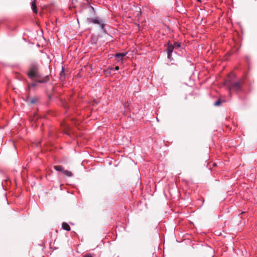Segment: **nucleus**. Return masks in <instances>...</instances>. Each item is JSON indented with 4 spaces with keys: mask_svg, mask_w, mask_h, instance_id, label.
<instances>
[{
    "mask_svg": "<svg viewBox=\"0 0 257 257\" xmlns=\"http://www.w3.org/2000/svg\"><path fill=\"white\" fill-rule=\"evenodd\" d=\"M198 2H201V0H197Z\"/></svg>",
    "mask_w": 257,
    "mask_h": 257,
    "instance_id": "obj_17",
    "label": "nucleus"
},
{
    "mask_svg": "<svg viewBox=\"0 0 257 257\" xmlns=\"http://www.w3.org/2000/svg\"><path fill=\"white\" fill-rule=\"evenodd\" d=\"M36 1L34 0L32 3V9L34 13H37Z\"/></svg>",
    "mask_w": 257,
    "mask_h": 257,
    "instance_id": "obj_8",
    "label": "nucleus"
},
{
    "mask_svg": "<svg viewBox=\"0 0 257 257\" xmlns=\"http://www.w3.org/2000/svg\"><path fill=\"white\" fill-rule=\"evenodd\" d=\"M126 55V53H116L115 54V57L116 58L117 61H120L122 59L123 57H124Z\"/></svg>",
    "mask_w": 257,
    "mask_h": 257,
    "instance_id": "obj_7",
    "label": "nucleus"
},
{
    "mask_svg": "<svg viewBox=\"0 0 257 257\" xmlns=\"http://www.w3.org/2000/svg\"><path fill=\"white\" fill-rule=\"evenodd\" d=\"M38 100V99L36 97H31L30 96V93H28V95L27 97L26 101L29 104H33L36 103Z\"/></svg>",
    "mask_w": 257,
    "mask_h": 257,
    "instance_id": "obj_4",
    "label": "nucleus"
},
{
    "mask_svg": "<svg viewBox=\"0 0 257 257\" xmlns=\"http://www.w3.org/2000/svg\"><path fill=\"white\" fill-rule=\"evenodd\" d=\"M87 21L89 23L95 24H99L100 25L101 29H103L104 28V21L103 20H99L97 19H93V18H88Z\"/></svg>",
    "mask_w": 257,
    "mask_h": 257,
    "instance_id": "obj_3",
    "label": "nucleus"
},
{
    "mask_svg": "<svg viewBox=\"0 0 257 257\" xmlns=\"http://www.w3.org/2000/svg\"><path fill=\"white\" fill-rule=\"evenodd\" d=\"M172 46L173 47L174 49H177L180 47V44L178 42H174L173 44H172Z\"/></svg>",
    "mask_w": 257,
    "mask_h": 257,
    "instance_id": "obj_11",
    "label": "nucleus"
},
{
    "mask_svg": "<svg viewBox=\"0 0 257 257\" xmlns=\"http://www.w3.org/2000/svg\"><path fill=\"white\" fill-rule=\"evenodd\" d=\"M65 175H66V176H68V177H71L72 176V173L70 171H69L68 170H64L63 172Z\"/></svg>",
    "mask_w": 257,
    "mask_h": 257,
    "instance_id": "obj_12",
    "label": "nucleus"
},
{
    "mask_svg": "<svg viewBox=\"0 0 257 257\" xmlns=\"http://www.w3.org/2000/svg\"><path fill=\"white\" fill-rule=\"evenodd\" d=\"M60 79L63 81L65 79V77H64V68H62V70L61 71V72H60Z\"/></svg>",
    "mask_w": 257,
    "mask_h": 257,
    "instance_id": "obj_13",
    "label": "nucleus"
},
{
    "mask_svg": "<svg viewBox=\"0 0 257 257\" xmlns=\"http://www.w3.org/2000/svg\"><path fill=\"white\" fill-rule=\"evenodd\" d=\"M221 103V100L220 99H219V100H217L216 102H214V105L215 106H217L220 105Z\"/></svg>",
    "mask_w": 257,
    "mask_h": 257,
    "instance_id": "obj_14",
    "label": "nucleus"
},
{
    "mask_svg": "<svg viewBox=\"0 0 257 257\" xmlns=\"http://www.w3.org/2000/svg\"><path fill=\"white\" fill-rule=\"evenodd\" d=\"M174 49L172 46V44L169 43L167 49V55H168V58L171 59V53H172Z\"/></svg>",
    "mask_w": 257,
    "mask_h": 257,
    "instance_id": "obj_5",
    "label": "nucleus"
},
{
    "mask_svg": "<svg viewBox=\"0 0 257 257\" xmlns=\"http://www.w3.org/2000/svg\"><path fill=\"white\" fill-rule=\"evenodd\" d=\"M62 228L63 229L66 230L67 231H70L71 229L69 225L66 222H63L62 223Z\"/></svg>",
    "mask_w": 257,
    "mask_h": 257,
    "instance_id": "obj_9",
    "label": "nucleus"
},
{
    "mask_svg": "<svg viewBox=\"0 0 257 257\" xmlns=\"http://www.w3.org/2000/svg\"><path fill=\"white\" fill-rule=\"evenodd\" d=\"M84 257H93L92 255H91L90 254H86V255H84Z\"/></svg>",
    "mask_w": 257,
    "mask_h": 257,
    "instance_id": "obj_15",
    "label": "nucleus"
},
{
    "mask_svg": "<svg viewBox=\"0 0 257 257\" xmlns=\"http://www.w3.org/2000/svg\"><path fill=\"white\" fill-rule=\"evenodd\" d=\"M27 75L32 81L39 83H46L49 80V76H43L40 73L39 66L36 64H32L30 66Z\"/></svg>",
    "mask_w": 257,
    "mask_h": 257,
    "instance_id": "obj_1",
    "label": "nucleus"
},
{
    "mask_svg": "<svg viewBox=\"0 0 257 257\" xmlns=\"http://www.w3.org/2000/svg\"><path fill=\"white\" fill-rule=\"evenodd\" d=\"M38 83L39 82H37V81H34V82L32 83H28V89L29 93H30V91L32 88L35 87L38 85Z\"/></svg>",
    "mask_w": 257,
    "mask_h": 257,
    "instance_id": "obj_6",
    "label": "nucleus"
},
{
    "mask_svg": "<svg viewBox=\"0 0 257 257\" xmlns=\"http://www.w3.org/2000/svg\"><path fill=\"white\" fill-rule=\"evenodd\" d=\"M225 84L229 85V90L238 91L241 89V83L239 81L231 83L230 81L226 80L225 82Z\"/></svg>",
    "mask_w": 257,
    "mask_h": 257,
    "instance_id": "obj_2",
    "label": "nucleus"
},
{
    "mask_svg": "<svg viewBox=\"0 0 257 257\" xmlns=\"http://www.w3.org/2000/svg\"><path fill=\"white\" fill-rule=\"evenodd\" d=\"M54 168L58 171H61L62 172H63L64 170V168L61 166L60 165L55 166L54 167Z\"/></svg>",
    "mask_w": 257,
    "mask_h": 257,
    "instance_id": "obj_10",
    "label": "nucleus"
},
{
    "mask_svg": "<svg viewBox=\"0 0 257 257\" xmlns=\"http://www.w3.org/2000/svg\"><path fill=\"white\" fill-rule=\"evenodd\" d=\"M114 69L115 70H118L119 69V67L118 66H116L114 68Z\"/></svg>",
    "mask_w": 257,
    "mask_h": 257,
    "instance_id": "obj_16",
    "label": "nucleus"
}]
</instances>
